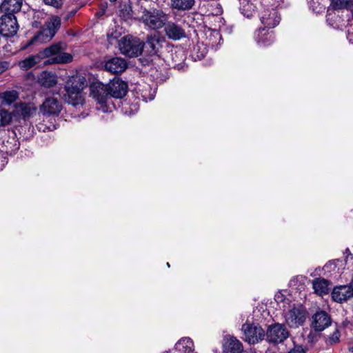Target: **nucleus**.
<instances>
[{
	"instance_id": "9b49d317",
	"label": "nucleus",
	"mask_w": 353,
	"mask_h": 353,
	"mask_svg": "<svg viewBox=\"0 0 353 353\" xmlns=\"http://www.w3.org/2000/svg\"><path fill=\"white\" fill-rule=\"evenodd\" d=\"M107 85L110 98L121 99L128 92L127 83L119 78H114Z\"/></svg>"
},
{
	"instance_id": "c03bdc74",
	"label": "nucleus",
	"mask_w": 353,
	"mask_h": 353,
	"mask_svg": "<svg viewBox=\"0 0 353 353\" xmlns=\"http://www.w3.org/2000/svg\"><path fill=\"white\" fill-rule=\"evenodd\" d=\"M77 12V8H74V9H72L71 10H69L65 15L64 17V19L65 20H68L70 18L74 17L76 13Z\"/></svg>"
},
{
	"instance_id": "aec40b11",
	"label": "nucleus",
	"mask_w": 353,
	"mask_h": 353,
	"mask_svg": "<svg viewBox=\"0 0 353 353\" xmlns=\"http://www.w3.org/2000/svg\"><path fill=\"white\" fill-rule=\"evenodd\" d=\"M242 350L241 343L233 336L228 338L223 345L224 353H241Z\"/></svg>"
},
{
	"instance_id": "4468645a",
	"label": "nucleus",
	"mask_w": 353,
	"mask_h": 353,
	"mask_svg": "<svg viewBox=\"0 0 353 353\" xmlns=\"http://www.w3.org/2000/svg\"><path fill=\"white\" fill-rule=\"evenodd\" d=\"M61 110V101L54 97H47L41 107V112L46 115H57Z\"/></svg>"
},
{
	"instance_id": "864d4df0",
	"label": "nucleus",
	"mask_w": 353,
	"mask_h": 353,
	"mask_svg": "<svg viewBox=\"0 0 353 353\" xmlns=\"http://www.w3.org/2000/svg\"><path fill=\"white\" fill-rule=\"evenodd\" d=\"M345 252H346V253H350V250L348 248H347Z\"/></svg>"
},
{
	"instance_id": "5701e85b",
	"label": "nucleus",
	"mask_w": 353,
	"mask_h": 353,
	"mask_svg": "<svg viewBox=\"0 0 353 353\" xmlns=\"http://www.w3.org/2000/svg\"><path fill=\"white\" fill-rule=\"evenodd\" d=\"M14 111L16 114L25 119L33 114L36 109L30 104L21 102L14 105Z\"/></svg>"
},
{
	"instance_id": "412c9836",
	"label": "nucleus",
	"mask_w": 353,
	"mask_h": 353,
	"mask_svg": "<svg viewBox=\"0 0 353 353\" xmlns=\"http://www.w3.org/2000/svg\"><path fill=\"white\" fill-rule=\"evenodd\" d=\"M314 292L319 295L327 294L330 290V282L323 278H317L312 281Z\"/></svg>"
},
{
	"instance_id": "39448f33",
	"label": "nucleus",
	"mask_w": 353,
	"mask_h": 353,
	"mask_svg": "<svg viewBox=\"0 0 353 353\" xmlns=\"http://www.w3.org/2000/svg\"><path fill=\"white\" fill-rule=\"evenodd\" d=\"M307 311L302 305H295L294 304L290 309L285 313V319L286 323L290 327L296 328L303 325L306 320Z\"/></svg>"
},
{
	"instance_id": "c85d7f7f",
	"label": "nucleus",
	"mask_w": 353,
	"mask_h": 353,
	"mask_svg": "<svg viewBox=\"0 0 353 353\" xmlns=\"http://www.w3.org/2000/svg\"><path fill=\"white\" fill-rule=\"evenodd\" d=\"M221 36L216 30H209L206 33L205 45L214 47L221 40Z\"/></svg>"
},
{
	"instance_id": "7ed1b4c3",
	"label": "nucleus",
	"mask_w": 353,
	"mask_h": 353,
	"mask_svg": "<svg viewBox=\"0 0 353 353\" xmlns=\"http://www.w3.org/2000/svg\"><path fill=\"white\" fill-rule=\"evenodd\" d=\"M90 94L97 103V109L103 112H111V99L107 85L99 81L93 82L90 85Z\"/></svg>"
},
{
	"instance_id": "1a4fd4ad",
	"label": "nucleus",
	"mask_w": 353,
	"mask_h": 353,
	"mask_svg": "<svg viewBox=\"0 0 353 353\" xmlns=\"http://www.w3.org/2000/svg\"><path fill=\"white\" fill-rule=\"evenodd\" d=\"M19 26L14 14H3L0 18V33L5 37H12L18 31Z\"/></svg>"
},
{
	"instance_id": "de8ad7c7",
	"label": "nucleus",
	"mask_w": 353,
	"mask_h": 353,
	"mask_svg": "<svg viewBox=\"0 0 353 353\" xmlns=\"http://www.w3.org/2000/svg\"><path fill=\"white\" fill-rule=\"evenodd\" d=\"M46 129H48V130L52 131V130L56 129V127H55V125H52V128H50V126H45V128L43 130L45 131Z\"/></svg>"
},
{
	"instance_id": "2f4dec72",
	"label": "nucleus",
	"mask_w": 353,
	"mask_h": 353,
	"mask_svg": "<svg viewBox=\"0 0 353 353\" xmlns=\"http://www.w3.org/2000/svg\"><path fill=\"white\" fill-rule=\"evenodd\" d=\"M172 59L173 61V67L178 69L181 68V64L184 61L185 55L183 50H176L171 54Z\"/></svg>"
},
{
	"instance_id": "4c0bfd02",
	"label": "nucleus",
	"mask_w": 353,
	"mask_h": 353,
	"mask_svg": "<svg viewBox=\"0 0 353 353\" xmlns=\"http://www.w3.org/2000/svg\"><path fill=\"white\" fill-rule=\"evenodd\" d=\"M319 1V0H312L311 1L310 6L312 8V10L316 13L321 12L325 9L324 6H320Z\"/></svg>"
},
{
	"instance_id": "ea45409f",
	"label": "nucleus",
	"mask_w": 353,
	"mask_h": 353,
	"mask_svg": "<svg viewBox=\"0 0 353 353\" xmlns=\"http://www.w3.org/2000/svg\"><path fill=\"white\" fill-rule=\"evenodd\" d=\"M319 333V332H316L315 331H311L307 336V341L311 343H314L318 341L321 336L320 334Z\"/></svg>"
},
{
	"instance_id": "f257e3e1",
	"label": "nucleus",
	"mask_w": 353,
	"mask_h": 353,
	"mask_svg": "<svg viewBox=\"0 0 353 353\" xmlns=\"http://www.w3.org/2000/svg\"><path fill=\"white\" fill-rule=\"evenodd\" d=\"M65 44L63 42L53 43L39 52L41 60L50 58L46 61V64L68 63L72 61V56L64 52Z\"/></svg>"
},
{
	"instance_id": "603ef678",
	"label": "nucleus",
	"mask_w": 353,
	"mask_h": 353,
	"mask_svg": "<svg viewBox=\"0 0 353 353\" xmlns=\"http://www.w3.org/2000/svg\"><path fill=\"white\" fill-rule=\"evenodd\" d=\"M350 284V285L352 286V288L353 289V278H352V281H351Z\"/></svg>"
},
{
	"instance_id": "58836bf2",
	"label": "nucleus",
	"mask_w": 353,
	"mask_h": 353,
	"mask_svg": "<svg viewBox=\"0 0 353 353\" xmlns=\"http://www.w3.org/2000/svg\"><path fill=\"white\" fill-rule=\"evenodd\" d=\"M177 344L178 345L183 344L184 348H185L186 350L187 349L191 350L192 346L193 345V342H192V341L191 340L190 338L185 337V338H183V339H180L178 341Z\"/></svg>"
},
{
	"instance_id": "473e14b6",
	"label": "nucleus",
	"mask_w": 353,
	"mask_h": 353,
	"mask_svg": "<svg viewBox=\"0 0 353 353\" xmlns=\"http://www.w3.org/2000/svg\"><path fill=\"white\" fill-rule=\"evenodd\" d=\"M11 142L7 141L4 143L5 152L10 155L14 154L19 149V143L14 139H11Z\"/></svg>"
},
{
	"instance_id": "a211bd4d",
	"label": "nucleus",
	"mask_w": 353,
	"mask_h": 353,
	"mask_svg": "<svg viewBox=\"0 0 353 353\" xmlns=\"http://www.w3.org/2000/svg\"><path fill=\"white\" fill-rule=\"evenodd\" d=\"M160 47V39L156 35L148 36L146 41L143 43V50L150 56L157 54Z\"/></svg>"
},
{
	"instance_id": "9d476101",
	"label": "nucleus",
	"mask_w": 353,
	"mask_h": 353,
	"mask_svg": "<svg viewBox=\"0 0 353 353\" xmlns=\"http://www.w3.org/2000/svg\"><path fill=\"white\" fill-rule=\"evenodd\" d=\"M330 315L325 311L316 312L312 317L311 327L316 332H321L332 325Z\"/></svg>"
},
{
	"instance_id": "6e6d98bb",
	"label": "nucleus",
	"mask_w": 353,
	"mask_h": 353,
	"mask_svg": "<svg viewBox=\"0 0 353 353\" xmlns=\"http://www.w3.org/2000/svg\"><path fill=\"white\" fill-rule=\"evenodd\" d=\"M330 10H331V9H330V8H328L327 12H330Z\"/></svg>"
},
{
	"instance_id": "2eb2a0df",
	"label": "nucleus",
	"mask_w": 353,
	"mask_h": 353,
	"mask_svg": "<svg viewBox=\"0 0 353 353\" xmlns=\"http://www.w3.org/2000/svg\"><path fill=\"white\" fill-rule=\"evenodd\" d=\"M332 297L336 302H345L353 297V289L350 284L336 286L332 292Z\"/></svg>"
},
{
	"instance_id": "f704fd0d",
	"label": "nucleus",
	"mask_w": 353,
	"mask_h": 353,
	"mask_svg": "<svg viewBox=\"0 0 353 353\" xmlns=\"http://www.w3.org/2000/svg\"><path fill=\"white\" fill-rule=\"evenodd\" d=\"M12 118L10 112L0 108V127L9 124L12 121Z\"/></svg>"
},
{
	"instance_id": "e433bc0d",
	"label": "nucleus",
	"mask_w": 353,
	"mask_h": 353,
	"mask_svg": "<svg viewBox=\"0 0 353 353\" xmlns=\"http://www.w3.org/2000/svg\"><path fill=\"white\" fill-rule=\"evenodd\" d=\"M340 336H341V334H340L339 329L337 327H335L332 334H331L329 336V337L327 340V343L330 345L339 343V340H340Z\"/></svg>"
},
{
	"instance_id": "393cba45",
	"label": "nucleus",
	"mask_w": 353,
	"mask_h": 353,
	"mask_svg": "<svg viewBox=\"0 0 353 353\" xmlns=\"http://www.w3.org/2000/svg\"><path fill=\"white\" fill-rule=\"evenodd\" d=\"M41 61V58L39 56V54L30 55L27 58L20 61L18 63L19 68L23 70H28L32 67H34L36 64L39 63Z\"/></svg>"
},
{
	"instance_id": "b1692460",
	"label": "nucleus",
	"mask_w": 353,
	"mask_h": 353,
	"mask_svg": "<svg viewBox=\"0 0 353 353\" xmlns=\"http://www.w3.org/2000/svg\"><path fill=\"white\" fill-rule=\"evenodd\" d=\"M39 82L45 88H51L57 84V77L53 72L44 71L40 76Z\"/></svg>"
},
{
	"instance_id": "dca6fc26",
	"label": "nucleus",
	"mask_w": 353,
	"mask_h": 353,
	"mask_svg": "<svg viewBox=\"0 0 353 353\" xmlns=\"http://www.w3.org/2000/svg\"><path fill=\"white\" fill-rule=\"evenodd\" d=\"M125 60L121 57H113L105 61V69L112 74H120L127 68Z\"/></svg>"
},
{
	"instance_id": "a18cd8bd",
	"label": "nucleus",
	"mask_w": 353,
	"mask_h": 353,
	"mask_svg": "<svg viewBox=\"0 0 353 353\" xmlns=\"http://www.w3.org/2000/svg\"><path fill=\"white\" fill-rule=\"evenodd\" d=\"M288 353H305L301 347H296Z\"/></svg>"
},
{
	"instance_id": "cd10ccee",
	"label": "nucleus",
	"mask_w": 353,
	"mask_h": 353,
	"mask_svg": "<svg viewBox=\"0 0 353 353\" xmlns=\"http://www.w3.org/2000/svg\"><path fill=\"white\" fill-rule=\"evenodd\" d=\"M19 98V93L16 90H8L0 94L1 103L3 105H10Z\"/></svg>"
},
{
	"instance_id": "423d86ee",
	"label": "nucleus",
	"mask_w": 353,
	"mask_h": 353,
	"mask_svg": "<svg viewBox=\"0 0 353 353\" xmlns=\"http://www.w3.org/2000/svg\"><path fill=\"white\" fill-rule=\"evenodd\" d=\"M142 17L144 23L154 30L164 27L167 21V15L161 10H145Z\"/></svg>"
},
{
	"instance_id": "f3484780",
	"label": "nucleus",
	"mask_w": 353,
	"mask_h": 353,
	"mask_svg": "<svg viewBox=\"0 0 353 353\" xmlns=\"http://www.w3.org/2000/svg\"><path fill=\"white\" fill-rule=\"evenodd\" d=\"M87 86L86 79L81 75L70 77L65 85V90L77 91L82 93L83 90Z\"/></svg>"
},
{
	"instance_id": "f03ea898",
	"label": "nucleus",
	"mask_w": 353,
	"mask_h": 353,
	"mask_svg": "<svg viewBox=\"0 0 353 353\" xmlns=\"http://www.w3.org/2000/svg\"><path fill=\"white\" fill-rule=\"evenodd\" d=\"M61 27V19L58 16L51 17L36 35H34L21 49H26L35 43H47L52 40Z\"/></svg>"
},
{
	"instance_id": "a19ab883",
	"label": "nucleus",
	"mask_w": 353,
	"mask_h": 353,
	"mask_svg": "<svg viewBox=\"0 0 353 353\" xmlns=\"http://www.w3.org/2000/svg\"><path fill=\"white\" fill-rule=\"evenodd\" d=\"M46 5L53 6L54 8H59L63 4V0H43Z\"/></svg>"
},
{
	"instance_id": "4be33fe9",
	"label": "nucleus",
	"mask_w": 353,
	"mask_h": 353,
	"mask_svg": "<svg viewBox=\"0 0 353 353\" xmlns=\"http://www.w3.org/2000/svg\"><path fill=\"white\" fill-rule=\"evenodd\" d=\"M66 94L65 95V100L69 104H71L74 107L78 105H82L84 103V98L81 92L77 91H72L70 90H65Z\"/></svg>"
},
{
	"instance_id": "20e7f679",
	"label": "nucleus",
	"mask_w": 353,
	"mask_h": 353,
	"mask_svg": "<svg viewBox=\"0 0 353 353\" xmlns=\"http://www.w3.org/2000/svg\"><path fill=\"white\" fill-rule=\"evenodd\" d=\"M121 52L129 57H137L143 51V42L138 37L126 35L119 41Z\"/></svg>"
},
{
	"instance_id": "0eeeda50",
	"label": "nucleus",
	"mask_w": 353,
	"mask_h": 353,
	"mask_svg": "<svg viewBox=\"0 0 353 353\" xmlns=\"http://www.w3.org/2000/svg\"><path fill=\"white\" fill-rule=\"evenodd\" d=\"M265 336L269 343H280L288 338L290 332L284 324L277 323L268 327Z\"/></svg>"
},
{
	"instance_id": "8fccbe9b",
	"label": "nucleus",
	"mask_w": 353,
	"mask_h": 353,
	"mask_svg": "<svg viewBox=\"0 0 353 353\" xmlns=\"http://www.w3.org/2000/svg\"><path fill=\"white\" fill-rule=\"evenodd\" d=\"M204 56H205L204 53H203V52H202L201 54H197V55H196V57H197L198 59H201L203 58V57H204Z\"/></svg>"
},
{
	"instance_id": "c9c22d12",
	"label": "nucleus",
	"mask_w": 353,
	"mask_h": 353,
	"mask_svg": "<svg viewBox=\"0 0 353 353\" xmlns=\"http://www.w3.org/2000/svg\"><path fill=\"white\" fill-rule=\"evenodd\" d=\"M121 33L116 30L111 29L107 33L108 41L110 44L112 45L120 37Z\"/></svg>"
},
{
	"instance_id": "79ce46f5",
	"label": "nucleus",
	"mask_w": 353,
	"mask_h": 353,
	"mask_svg": "<svg viewBox=\"0 0 353 353\" xmlns=\"http://www.w3.org/2000/svg\"><path fill=\"white\" fill-rule=\"evenodd\" d=\"M8 161L5 157V154L2 152H0V170H3L4 166L7 164Z\"/></svg>"
},
{
	"instance_id": "f8f14e48",
	"label": "nucleus",
	"mask_w": 353,
	"mask_h": 353,
	"mask_svg": "<svg viewBox=\"0 0 353 353\" xmlns=\"http://www.w3.org/2000/svg\"><path fill=\"white\" fill-rule=\"evenodd\" d=\"M260 21L267 28H273L280 22L281 17L278 11L274 8H265L260 13Z\"/></svg>"
},
{
	"instance_id": "72a5a7b5",
	"label": "nucleus",
	"mask_w": 353,
	"mask_h": 353,
	"mask_svg": "<svg viewBox=\"0 0 353 353\" xmlns=\"http://www.w3.org/2000/svg\"><path fill=\"white\" fill-rule=\"evenodd\" d=\"M353 4V0H332V10L347 8Z\"/></svg>"
},
{
	"instance_id": "49530a36",
	"label": "nucleus",
	"mask_w": 353,
	"mask_h": 353,
	"mask_svg": "<svg viewBox=\"0 0 353 353\" xmlns=\"http://www.w3.org/2000/svg\"><path fill=\"white\" fill-rule=\"evenodd\" d=\"M275 299H276V301L277 302L283 301H284V299H283V296H279V295L276 296Z\"/></svg>"
},
{
	"instance_id": "ddd939ff",
	"label": "nucleus",
	"mask_w": 353,
	"mask_h": 353,
	"mask_svg": "<svg viewBox=\"0 0 353 353\" xmlns=\"http://www.w3.org/2000/svg\"><path fill=\"white\" fill-rule=\"evenodd\" d=\"M163 28L165 34L169 39L179 41L186 37L185 30L175 22L168 21Z\"/></svg>"
},
{
	"instance_id": "6ab92c4d",
	"label": "nucleus",
	"mask_w": 353,
	"mask_h": 353,
	"mask_svg": "<svg viewBox=\"0 0 353 353\" xmlns=\"http://www.w3.org/2000/svg\"><path fill=\"white\" fill-rule=\"evenodd\" d=\"M21 6L22 0H3L0 6V10L5 14H14L21 10Z\"/></svg>"
},
{
	"instance_id": "6e6552de",
	"label": "nucleus",
	"mask_w": 353,
	"mask_h": 353,
	"mask_svg": "<svg viewBox=\"0 0 353 353\" xmlns=\"http://www.w3.org/2000/svg\"><path fill=\"white\" fill-rule=\"evenodd\" d=\"M244 339L250 344H255L262 341L265 336L263 329L255 324L245 323L242 326Z\"/></svg>"
},
{
	"instance_id": "3c124183",
	"label": "nucleus",
	"mask_w": 353,
	"mask_h": 353,
	"mask_svg": "<svg viewBox=\"0 0 353 353\" xmlns=\"http://www.w3.org/2000/svg\"><path fill=\"white\" fill-rule=\"evenodd\" d=\"M349 350L353 352V343L350 345Z\"/></svg>"
},
{
	"instance_id": "a878e982",
	"label": "nucleus",
	"mask_w": 353,
	"mask_h": 353,
	"mask_svg": "<svg viewBox=\"0 0 353 353\" xmlns=\"http://www.w3.org/2000/svg\"><path fill=\"white\" fill-rule=\"evenodd\" d=\"M264 29L259 30V32L256 37L257 43L261 47L270 46L274 41V36L272 32H264Z\"/></svg>"
},
{
	"instance_id": "7c9ffc66",
	"label": "nucleus",
	"mask_w": 353,
	"mask_h": 353,
	"mask_svg": "<svg viewBox=\"0 0 353 353\" xmlns=\"http://www.w3.org/2000/svg\"><path fill=\"white\" fill-rule=\"evenodd\" d=\"M119 14L124 20L132 18V10L130 2L122 3L119 5Z\"/></svg>"
},
{
	"instance_id": "5fc2aeb1",
	"label": "nucleus",
	"mask_w": 353,
	"mask_h": 353,
	"mask_svg": "<svg viewBox=\"0 0 353 353\" xmlns=\"http://www.w3.org/2000/svg\"><path fill=\"white\" fill-rule=\"evenodd\" d=\"M167 266L169 268L170 267V263H167Z\"/></svg>"
},
{
	"instance_id": "bb28decb",
	"label": "nucleus",
	"mask_w": 353,
	"mask_h": 353,
	"mask_svg": "<svg viewBox=\"0 0 353 353\" xmlns=\"http://www.w3.org/2000/svg\"><path fill=\"white\" fill-rule=\"evenodd\" d=\"M171 7L179 11L190 10L195 3L194 0H170Z\"/></svg>"
},
{
	"instance_id": "37998d69",
	"label": "nucleus",
	"mask_w": 353,
	"mask_h": 353,
	"mask_svg": "<svg viewBox=\"0 0 353 353\" xmlns=\"http://www.w3.org/2000/svg\"><path fill=\"white\" fill-rule=\"evenodd\" d=\"M10 63L8 61H0V74H2L9 68Z\"/></svg>"
},
{
	"instance_id": "09e8293b",
	"label": "nucleus",
	"mask_w": 353,
	"mask_h": 353,
	"mask_svg": "<svg viewBox=\"0 0 353 353\" xmlns=\"http://www.w3.org/2000/svg\"><path fill=\"white\" fill-rule=\"evenodd\" d=\"M352 37H353V34H348L347 38L349 39V41L350 42H352V43H353V38Z\"/></svg>"
},
{
	"instance_id": "c756f323",
	"label": "nucleus",
	"mask_w": 353,
	"mask_h": 353,
	"mask_svg": "<svg viewBox=\"0 0 353 353\" xmlns=\"http://www.w3.org/2000/svg\"><path fill=\"white\" fill-rule=\"evenodd\" d=\"M255 6L248 1L243 0L241 2L240 10L241 13L248 18L253 15L255 12Z\"/></svg>"
}]
</instances>
